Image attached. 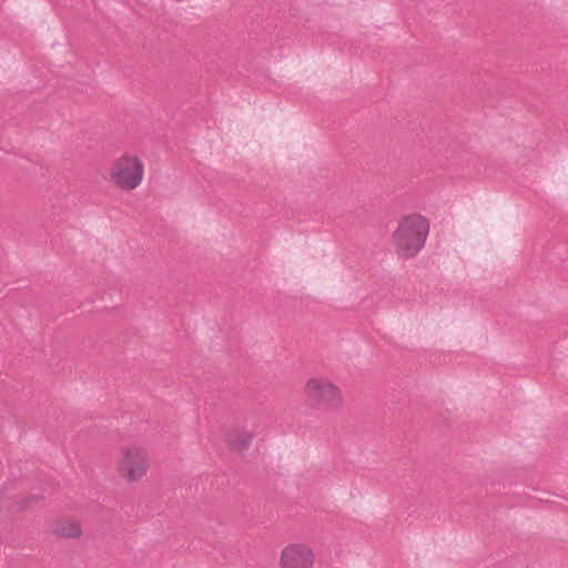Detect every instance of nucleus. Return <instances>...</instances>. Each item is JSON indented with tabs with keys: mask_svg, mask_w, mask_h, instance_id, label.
I'll return each instance as SVG.
<instances>
[{
	"mask_svg": "<svg viewBox=\"0 0 568 568\" xmlns=\"http://www.w3.org/2000/svg\"><path fill=\"white\" fill-rule=\"evenodd\" d=\"M302 394L307 407L314 412H338L345 403L342 388L332 378L323 375L306 378Z\"/></svg>",
	"mask_w": 568,
	"mask_h": 568,
	"instance_id": "nucleus-2",
	"label": "nucleus"
},
{
	"mask_svg": "<svg viewBox=\"0 0 568 568\" xmlns=\"http://www.w3.org/2000/svg\"><path fill=\"white\" fill-rule=\"evenodd\" d=\"M145 175L143 160L133 152H124L115 158L108 171L109 182L125 192L138 189Z\"/></svg>",
	"mask_w": 568,
	"mask_h": 568,
	"instance_id": "nucleus-4",
	"label": "nucleus"
},
{
	"mask_svg": "<svg viewBox=\"0 0 568 568\" xmlns=\"http://www.w3.org/2000/svg\"><path fill=\"white\" fill-rule=\"evenodd\" d=\"M315 554L305 544H291L284 547L280 554V568H314Z\"/></svg>",
	"mask_w": 568,
	"mask_h": 568,
	"instance_id": "nucleus-5",
	"label": "nucleus"
},
{
	"mask_svg": "<svg viewBox=\"0 0 568 568\" xmlns=\"http://www.w3.org/2000/svg\"><path fill=\"white\" fill-rule=\"evenodd\" d=\"M429 233L428 220L420 214H407L397 221L392 241L400 258L415 257L425 246Z\"/></svg>",
	"mask_w": 568,
	"mask_h": 568,
	"instance_id": "nucleus-1",
	"label": "nucleus"
},
{
	"mask_svg": "<svg viewBox=\"0 0 568 568\" xmlns=\"http://www.w3.org/2000/svg\"><path fill=\"white\" fill-rule=\"evenodd\" d=\"M152 468V459L148 448L140 443L121 446L114 460L118 478L126 485L142 483Z\"/></svg>",
	"mask_w": 568,
	"mask_h": 568,
	"instance_id": "nucleus-3",
	"label": "nucleus"
},
{
	"mask_svg": "<svg viewBox=\"0 0 568 568\" xmlns=\"http://www.w3.org/2000/svg\"><path fill=\"white\" fill-rule=\"evenodd\" d=\"M65 528L73 530V531H79V530H81V525L78 520L68 519L65 521Z\"/></svg>",
	"mask_w": 568,
	"mask_h": 568,
	"instance_id": "nucleus-7",
	"label": "nucleus"
},
{
	"mask_svg": "<svg viewBox=\"0 0 568 568\" xmlns=\"http://www.w3.org/2000/svg\"><path fill=\"white\" fill-rule=\"evenodd\" d=\"M252 439V433L244 428L231 429L225 435L227 447L235 453H243L251 445Z\"/></svg>",
	"mask_w": 568,
	"mask_h": 568,
	"instance_id": "nucleus-6",
	"label": "nucleus"
}]
</instances>
